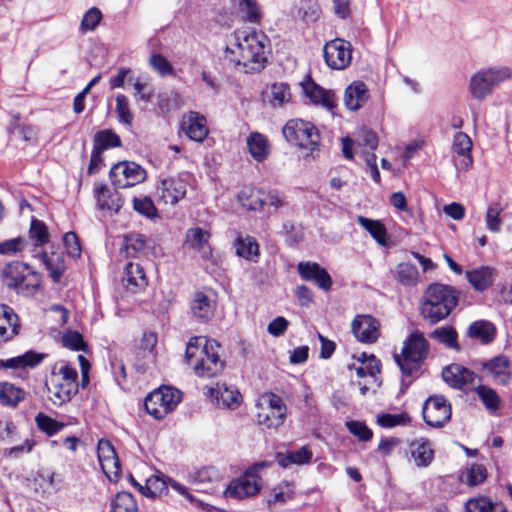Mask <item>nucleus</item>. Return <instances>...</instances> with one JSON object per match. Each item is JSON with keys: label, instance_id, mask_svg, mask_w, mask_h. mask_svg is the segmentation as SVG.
<instances>
[{"label": "nucleus", "instance_id": "5fc2aeb1", "mask_svg": "<svg viewBox=\"0 0 512 512\" xmlns=\"http://www.w3.org/2000/svg\"><path fill=\"white\" fill-rule=\"evenodd\" d=\"M35 421L37 423L38 428L46 433L48 436H53L60 432L64 427L65 424L62 422H58L57 420L43 414L39 413L35 417Z\"/></svg>", "mask_w": 512, "mask_h": 512}, {"label": "nucleus", "instance_id": "c85d7f7f", "mask_svg": "<svg viewBox=\"0 0 512 512\" xmlns=\"http://www.w3.org/2000/svg\"><path fill=\"white\" fill-rule=\"evenodd\" d=\"M313 453L307 447L303 446L297 450H287L285 452H278L276 454L277 463L287 468L292 464L303 465L311 461Z\"/></svg>", "mask_w": 512, "mask_h": 512}, {"label": "nucleus", "instance_id": "f704fd0d", "mask_svg": "<svg viewBox=\"0 0 512 512\" xmlns=\"http://www.w3.org/2000/svg\"><path fill=\"white\" fill-rule=\"evenodd\" d=\"M236 254L246 260L257 262L259 257V245L251 236H238L234 242Z\"/></svg>", "mask_w": 512, "mask_h": 512}, {"label": "nucleus", "instance_id": "79ce46f5", "mask_svg": "<svg viewBox=\"0 0 512 512\" xmlns=\"http://www.w3.org/2000/svg\"><path fill=\"white\" fill-rule=\"evenodd\" d=\"M357 222L376 240L377 243H386V228L378 220H372L364 216H358Z\"/></svg>", "mask_w": 512, "mask_h": 512}, {"label": "nucleus", "instance_id": "13d9d810", "mask_svg": "<svg viewBox=\"0 0 512 512\" xmlns=\"http://www.w3.org/2000/svg\"><path fill=\"white\" fill-rule=\"evenodd\" d=\"M62 343L66 348L74 351H87V344L85 343L81 333L75 330H69L62 336Z\"/></svg>", "mask_w": 512, "mask_h": 512}, {"label": "nucleus", "instance_id": "72a5a7b5", "mask_svg": "<svg viewBox=\"0 0 512 512\" xmlns=\"http://www.w3.org/2000/svg\"><path fill=\"white\" fill-rule=\"evenodd\" d=\"M466 277L477 291L488 289L494 281L493 270L485 266L466 271Z\"/></svg>", "mask_w": 512, "mask_h": 512}, {"label": "nucleus", "instance_id": "aec40b11", "mask_svg": "<svg viewBox=\"0 0 512 512\" xmlns=\"http://www.w3.org/2000/svg\"><path fill=\"white\" fill-rule=\"evenodd\" d=\"M216 301L215 299L202 292H195L190 300V311L194 318L202 322H208L215 314Z\"/></svg>", "mask_w": 512, "mask_h": 512}, {"label": "nucleus", "instance_id": "4be33fe9", "mask_svg": "<svg viewBox=\"0 0 512 512\" xmlns=\"http://www.w3.org/2000/svg\"><path fill=\"white\" fill-rule=\"evenodd\" d=\"M369 90L363 81H354L344 92V105L351 111L359 110L369 99Z\"/></svg>", "mask_w": 512, "mask_h": 512}, {"label": "nucleus", "instance_id": "6e6d98bb", "mask_svg": "<svg viewBox=\"0 0 512 512\" xmlns=\"http://www.w3.org/2000/svg\"><path fill=\"white\" fill-rule=\"evenodd\" d=\"M169 479L163 476H152L146 481V496L155 498L157 494L167 493L169 487Z\"/></svg>", "mask_w": 512, "mask_h": 512}, {"label": "nucleus", "instance_id": "e433bc0d", "mask_svg": "<svg viewBox=\"0 0 512 512\" xmlns=\"http://www.w3.org/2000/svg\"><path fill=\"white\" fill-rule=\"evenodd\" d=\"M122 146L121 138L111 129L100 130L93 138V148L101 151Z\"/></svg>", "mask_w": 512, "mask_h": 512}, {"label": "nucleus", "instance_id": "423d86ee", "mask_svg": "<svg viewBox=\"0 0 512 512\" xmlns=\"http://www.w3.org/2000/svg\"><path fill=\"white\" fill-rule=\"evenodd\" d=\"M511 77L512 71L506 66L480 70L470 79V93L474 99L483 100L492 93L495 87Z\"/></svg>", "mask_w": 512, "mask_h": 512}, {"label": "nucleus", "instance_id": "7c9ffc66", "mask_svg": "<svg viewBox=\"0 0 512 512\" xmlns=\"http://www.w3.org/2000/svg\"><path fill=\"white\" fill-rule=\"evenodd\" d=\"M211 394L218 406L229 409L237 408L242 399L238 390L227 387L225 384L217 385L216 388L212 389Z\"/></svg>", "mask_w": 512, "mask_h": 512}, {"label": "nucleus", "instance_id": "58836bf2", "mask_svg": "<svg viewBox=\"0 0 512 512\" xmlns=\"http://www.w3.org/2000/svg\"><path fill=\"white\" fill-rule=\"evenodd\" d=\"M397 281L403 286L413 287L419 282V272L415 265L410 263H400L395 270Z\"/></svg>", "mask_w": 512, "mask_h": 512}, {"label": "nucleus", "instance_id": "338daca9", "mask_svg": "<svg viewBox=\"0 0 512 512\" xmlns=\"http://www.w3.org/2000/svg\"><path fill=\"white\" fill-rule=\"evenodd\" d=\"M149 62L151 67L162 77L173 75L174 73L172 64L161 54H153Z\"/></svg>", "mask_w": 512, "mask_h": 512}, {"label": "nucleus", "instance_id": "b1692460", "mask_svg": "<svg viewBox=\"0 0 512 512\" xmlns=\"http://www.w3.org/2000/svg\"><path fill=\"white\" fill-rule=\"evenodd\" d=\"M186 135L193 141L202 142L208 135L206 119L199 113L190 111L182 123Z\"/></svg>", "mask_w": 512, "mask_h": 512}, {"label": "nucleus", "instance_id": "f8f14e48", "mask_svg": "<svg viewBox=\"0 0 512 512\" xmlns=\"http://www.w3.org/2000/svg\"><path fill=\"white\" fill-rule=\"evenodd\" d=\"M191 179V175L187 172L161 179L157 186L160 200L165 204L176 205L186 196L187 189L191 186Z\"/></svg>", "mask_w": 512, "mask_h": 512}, {"label": "nucleus", "instance_id": "09e8293b", "mask_svg": "<svg viewBox=\"0 0 512 512\" xmlns=\"http://www.w3.org/2000/svg\"><path fill=\"white\" fill-rule=\"evenodd\" d=\"M262 197H264V191L262 190H243L239 194L242 205L254 211H263Z\"/></svg>", "mask_w": 512, "mask_h": 512}, {"label": "nucleus", "instance_id": "393cba45", "mask_svg": "<svg viewBox=\"0 0 512 512\" xmlns=\"http://www.w3.org/2000/svg\"><path fill=\"white\" fill-rule=\"evenodd\" d=\"M452 148L454 153L461 157V160L455 163L457 169H467L472 165V141L466 133L458 132L455 134Z\"/></svg>", "mask_w": 512, "mask_h": 512}, {"label": "nucleus", "instance_id": "1a4fd4ad", "mask_svg": "<svg viewBox=\"0 0 512 512\" xmlns=\"http://www.w3.org/2000/svg\"><path fill=\"white\" fill-rule=\"evenodd\" d=\"M260 411L257 414L259 425L266 428H278L283 425L287 416V407L283 399L272 392L260 396L258 404Z\"/></svg>", "mask_w": 512, "mask_h": 512}, {"label": "nucleus", "instance_id": "a878e982", "mask_svg": "<svg viewBox=\"0 0 512 512\" xmlns=\"http://www.w3.org/2000/svg\"><path fill=\"white\" fill-rule=\"evenodd\" d=\"M94 197L99 210H110L117 213L122 207V203L118 195L116 193H112L103 183L95 185Z\"/></svg>", "mask_w": 512, "mask_h": 512}, {"label": "nucleus", "instance_id": "603ef678", "mask_svg": "<svg viewBox=\"0 0 512 512\" xmlns=\"http://www.w3.org/2000/svg\"><path fill=\"white\" fill-rule=\"evenodd\" d=\"M486 478V467L482 464H473L470 468L466 469L461 479L470 486H477L484 482Z\"/></svg>", "mask_w": 512, "mask_h": 512}, {"label": "nucleus", "instance_id": "864d4df0", "mask_svg": "<svg viewBox=\"0 0 512 512\" xmlns=\"http://www.w3.org/2000/svg\"><path fill=\"white\" fill-rule=\"evenodd\" d=\"M115 112L118 116V121L121 124L131 126L133 122V114L130 110L129 99L124 94L116 96V107Z\"/></svg>", "mask_w": 512, "mask_h": 512}, {"label": "nucleus", "instance_id": "e2e57ef3", "mask_svg": "<svg viewBox=\"0 0 512 512\" xmlns=\"http://www.w3.org/2000/svg\"><path fill=\"white\" fill-rule=\"evenodd\" d=\"M502 210V207L498 203L488 207L486 212V225L490 231L495 233L500 231L502 225L500 214Z\"/></svg>", "mask_w": 512, "mask_h": 512}, {"label": "nucleus", "instance_id": "412c9836", "mask_svg": "<svg viewBox=\"0 0 512 512\" xmlns=\"http://www.w3.org/2000/svg\"><path fill=\"white\" fill-rule=\"evenodd\" d=\"M482 370L498 384H507L511 378L510 361L506 356L500 355L483 363Z\"/></svg>", "mask_w": 512, "mask_h": 512}, {"label": "nucleus", "instance_id": "2f4dec72", "mask_svg": "<svg viewBox=\"0 0 512 512\" xmlns=\"http://www.w3.org/2000/svg\"><path fill=\"white\" fill-rule=\"evenodd\" d=\"M97 451L104 473L108 475L107 470L114 467L116 469L115 475L117 476L120 472V464L112 444L108 440L101 439L98 442Z\"/></svg>", "mask_w": 512, "mask_h": 512}, {"label": "nucleus", "instance_id": "7ed1b4c3", "mask_svg": "<svg viewBox=\"0 0 512 512\" xmlns=\"http://www.w3.org/2000/svg\"><path fill=\"white\" fill-rule=\"evenodd\" d=\"M460 292L453 286L430 284L423 293L420 315L431 325L446 319L458 305Z\"/></svg>", "mask_w": 512, "mask_h": 512}, {"label": "nucleus", "instance_id": "f3484780", "mask_svg": "<svg viewBox=\"0 0 512 512\" xmlns=\"http://www.w3.org/2000/svg\"><path fill=\"white\" fill-rule=\"evenodd\" d=\"M380 324L371 315H357L351 324L356 339L363 343H374L379 337Z\"/></svg>", "mask_w": 512, "mask_h": 512}, {"label": "nucleus", "instance_id": "4d7b16f0", "mask_svg": "<svg viewBox=\"0 0 512 512\" xmlns=\"http://www.w3.org/2000/svg\"><path fill=\"white\" fill-rule=\"evenodd\" d=\"M132 203L134 210L139 214L149 219H153L158 216L157 209L150 197H134Z\"/></svg>", "mask_w": 512, "mask_h": 512}, {"label": "nucleus", "instance_id": "20e7f679", "mask_svg": "<svg viewBox=\"0 0 512 512\" xmlns=\"http://www.w3.org/2000/svg\"><path fill=\"white\" fill-rule=\"evenodd\" d=\"M429 343L419 331L413 332L404 342L401 354H395L394 360L404 377H416L427 357Z\"/></svg>", "mask_w": 512, "mask_h": 512}, {"label": "nucleus", "instance_id": "49530a36", "mask_svg": "<svg viewBox=\"0 0 512 512\" xmlns=\"http://www.w3.org/2000/svg\"><path fill=\"white\" fill-rule=\"evenodd\" d=\"M475 392L489 412H495L500 407V397L495 390L488 386L478 385Z\"/></svg>", "mask_w": 512, "mask_h": 512}, {"label": "nucleus", "instance_id": "6e6552de", "mask_svg": "<svg viewBox=\"0 0 512 512\" xmlns=\"http://www.w3.org/2000/svg\"><path fill=\"white\" fill-rule=\"evenodd\" d=\"M283 135L291 144L314 151L320 143L318 129L310 122L301 119L289 120L283 127Z\"/></svg>", "mask_w": 512, "mask_h": 512}, {"label": "nucleus", "instance_id": "bb28decb", "mask_svg": "<svg viewBox=\"0 0 512 512\" xmlns=\"http://www.w3.org/2000/svg\"><path fill=\"white\" fill-rule=\"evenodd\" d=\"M220 479L219 472L214 467H204L191 475V481L196 489L205 493L214 491V484Z\"/></svg>", "mask_w": 512, "mask_h": 512}, {"label": "nucleus", "instance_id": "a19ab883", "mask_svg": "<svg viewBox=\"0 0 512 512\" xmlns=\"http://www.w3.org/2000/svg\"><path fill=\"white\" fill-rule=\"evenodd\" d=\"M295 485L289 481H283L274 487L271 496L268 498L267 503L269 507L273 504H284L294 498Z\"/></svg>", "mask_w": 512, "mask_h": 512}, {"label": "nucleus", "instance_id": "39448f33", "mask_svg": "<svg viewBox=\"0 0 512 512\" xmlns=\"http://www.w3.org/2000/svg\"><path fill=\"white\" fill-rule=\"evenodd\" d=\"M2 278L9 289L22 295L34 294L41 283V275L20 261H14L5 265L2 270Z\"/></svg>", "mask_w": 512, "mask_h": 512}, {"label": "nucleus", "instance_id": "c9c22d12", "mask_svg": "<svg viewBox=\"0 0 512 512\" xmlns=\"http://www.w3.org/2000/svg\"><path fill=\"white\" fill-rule=\"evenodd\" d=\"M41 259L46 269L49 271V275L52 278L53 282L58 283L64 272H65V263L64 258L59 253H50L42 252Z\"/></svg>", "mask_w": 512, "mask_h": 512}, {"label": "nucleus", "instance_id": "a18cd8bd", "mask_svg": "<svg viewBox=\"0 0 512 512\" xmlns=\"http://www.w3.org/2000/svg\"><path fill=\"white\" fill-rule=\"evenodd\" d=\"M134 496L129 492H119L111 503V512H137Z\"/></svg>", "mask_w": 512, "mask_h": 512}, {"label": "nucleus", "instance_id": "ddd939ff", "mask_svg": "<svg viewBox=\"0 0 512 512\" xmlns=\"http://www.w3.org/2000/svg\"><path fill=\"white\" fill-rule=\"evenodd\" d=\"M422 413L427 425L441 428L451 419V404L443 395H431L424 402Z\"/></svg>", "mask_w": 512, "mask_h": 512}, {"label": "nucleus", "instance_id": "3c124183", "mask_svg": "<svg viewBox=\"0 0 512 512\" xmlns=\"http://www.w3.org/2000/svg\"><path fill=\"white\" fill-rule=\"evenodd\" d=\"M430 337L446 345L448 348L459 349L457 332L452 327H439L430 334Z\"/></svg>", "mask_w": 512, "mask_h": 512}, {"label": "nucleus", "instance_id": "5701e85b", "mask_svg": "<svg viewBox=\"0 0 512 512\" xmlns=\"http://www.w3.org/2000/svg\"><path fill=\"white\" fill-rule=\"evenodd\" d=\"M304 94L316 105L332 110L336 106L335 93L332 90H326L316 84L314 81H309L303 86Z\"/></svg>", "mask_w": 512, "mask_h": 512}, {"label": "nucleus", "instance_id": "37998d69", "mask_svg": "<svg viewBox=\"0 0 512 512\" xmlns=\"http://www.w3.org/2000/svg\"><path fill=\"white\" fill-rule=\"evenodd\" d=\"M29 239L36 247L43 246L49 242L50 235L46 224L36 218H32L29 228Z\"/></svg>", "mask_w": 512, "mask_h": 512}, {"label": "nucleus", "instance_id": "ea45409f", "mask_svg": "<svg viewBox=\"0 0 512 512\" xmlns=\"http://www.w3.org/2000/svg\"><path fill=\"white\" fill-rule=\"evenodd\" d=\"M25 391L14 386L11 383H0V403L15 407L19 402L24 400Z\"/></svg>", "mask_w": 512, "mask_h": 512}, {"label": "nucleus", "instance_id": "4c0bfd02", "mask_svg": "<svg viewBox=\"0 0 512 512\" xmlns=\"http://www.w3.org/2000/svg\"><path fill=\"white\" fill-rule=\"evenodd\" d=\"M250 154L258 162L264 161L268 156L267 139L260 133H252L247 139Z\"/></svg>", "mask_w": 512, "mask_h": 512}, {"label": "nucleus", "instance_id": "052dcab7", "mask_svg": "<svg viewBox=\"0 0 512 512\" xmlns=\"http://www.w3.org/2000/svg\"><path fill=\"white\" fill-rule=\"evenodd\" d=\"M102 20V12L97 7H92L85 12L80 23L82 32L94 31Z\"/></svg>", "mask_w": 512, "mask_h": 512}, {"label": "nucleus", "instance_id": "c756f323", "mask_svg": "<svg viewBox=\"0 0 512 512\" xmlns=\"http://www.w3.org/2000/svg\"><path fill=\"white\" fill-rule=\"evenodd\" d=\"M124 274L127 289L134 293L148 284L144 269L138 263L128 262L124 268Z\"/></svg>", "mask_w": 512, "mask_h": 512}, {"label": "nucleus", "instance_id": "bf43d9fd", "mask_svg": "<svg viewBox=\"0 0 512 512\" xmlns=\"http://www.w3.org/2000/svg\"><path fill=\"white\" fill-rule=\"evenodd\" d=\"M411 420L407 413L389 414L384 413L377 416V423L384 428H392L398 425H406Z\"/></svg>", "mask_w": 512, "mask_h": 512}, {"label": "nucleus", "instance_id": "9b49d317", "mask_svg": "<svg viewBox=\"0 0 512 512\" xmlns=\"http://www.w3.org/2000/svg\"><path fill=\"white\" fill-rule=\"evenodd\" d=\"M263 467L264 464H256L250 467L241 478L232 481L227 486L223 492L224 496L232 499H243L258 494L262 480L257 472Z\"/></svg>", "mask_w": 512, "mask_h": 512}, {"label": "nucleus", "instance_id": "473e14b6", "mask_svg": "<svg viewBox=\"0 0 512 512\" xmlns=\"http://www.w3.org/2000/svg\"><path fill=\"white\" fill-rule=\"evenodd\" d=\"M410 453L418 467L428 466L434 456V451L429 441L424 438L416 439L411 442Z\"/></svg>", "mask_w": 512, "mask_h": 512}, {"label": "nucleus", "instance_id": "6ab92c4d", "mask_svg": "<svg viewBox=\"0 0 512 512\" xmlns=\"http://www.w3.org/2000/svg\"><path fill=\"white\" fill-rule=\"evenodd\" d=\"M475 373L460 364H450L442 370V378L450 387L463 390L473 384Z\"/></svg>", "mask_w": 512, "mask_h": 512}, {"label": "nucleus", "instance_id": "8fccbe9b", "mask_svg": "<svg viewBox=\"0 0 512 512\" xmlns=\"http://www.w3.org/2000/svg\"><path fill=\"white\" fill-rule=\"evenodd\" d=\"M364 366H361L356 369V373L360 378L370 376L374 378L376 381V376L381 372V363L380 360L376 358L374 355H366L365 353L361 358Z\"/></svg>", "mask_w": 512, "mask_h": 512}, {"label": "nucleus", "instance_id": "774afa93", "mask_svg": "<svg viewBox=\"0 0 512 512\" xmlns=\"http://www.w3.org/2000/svg\"><path fill=\"white\" fill-rule=\"evenodd\" d=\"M466 512H494V503L486 497L470 499L466 502Z\"/></svg>", "mask_w": 512, "mask_h": 512}, {"label": "nucleus", "instance_id": "cd10ccee", "mask_svg": "<svg viewBox=\"0 0 512 512\" xmlns=\"http://www.w3.org/2000/svg\"><path fill=\"white\" fill-rule=\"evenodd\" d=\"M467 335L482 344H490L496 337V327L488 320H477L469 325Z\"/></svg>", "mask_w": 512, "mask_h": 512}, {"label": "nucleus", "instance_id": "680f3d73", "mask_svg": "<svg viewBox=\"0 0 512 512\" xmlns=\"http://www.w3.org/2000/svg\"><path fill=\"white\" fill-rule=\"evenodd\" d=\"M291 99L290 88L285 83H274L271 86V101L274 106H282Z\"/></svg>", "mask_w": 512, "mask_h": 512}, {"label": "nucleus", "instance_id": "0e129e2a", "mask_svg": "<svg viewBox=\"0 0 512 512\" xmlns=\"http://www.w3.org/2000/svg\"><path fill=\"white\" fill-rule=\"evenodd\" d=\"M263 211L268 213L276 212L285 204L284 196L276 191L264 192Z\"/></svg>", "mask_w": 512, "mask_h": 512}, {"label": "nucleus", "instance_id": "c03bdc74", "mask_svg": "<svg viewBox=\"0 0 512 512\" xmlns=\"http://www.w3.org/2000/svg\"><path fill=\"white\" fill-rule=\"evenodd\" d=\"M186 243L192 249L202 250L208 245L210 233L200 227H192L186 231Z\"/></svg>", "mask_w": 512, "mask_h": 512}, {"label": "nucleus", "instance_id": "4468645a", "mask_svg": "<svg viewBox=\"0 0 512 512\" xmlns=\"http://www.w3.org/2000/svg\"><path fill=\"white\" fill-rule=\"evenodd\" d=\"M326 64L335 70H343L352 60V46L350 42L334 39L327 42L323 49Z\"/></svg>", "mask_w": 512, "mask_h": 512}, {"label": "nucleus", "instance_id": "f257e3e1", "mask_svg": "<svg viewBox=\"0 0 512 512\" xmlns=\"http://www.w3.org/2000/svg\"><path fill=\"white\" fill-rule=\"evenodd\" d=\"M235 49L227 48L225 58L233 62L236 69L244 73L259 72L265 67L267 61L265 54V42L263 33L253 31L236 36Z\"/></svg>", "mask_w": 512, "mask_h": 512}, {"label": "nucleus", "instance_id": "f03ea898", "mask_svg": "<svg viewBox=\"0 0 512 512\" xmlns=\"http://www.w3.org/2000/svg\"><path fill=\"white\" fill-rule=\"evenodd\" d=\"M219 343L216 340L195 336L186 345L185 361L199 377H214L224 368L220 358Z\"/></svg>", "mask_w": 512, "mask_h": 512}, {"label": "nucleus", "instance_id": "dca6fc26", "mask_svg": "<svg viewBox=\"0 0 512 512\" xmlns=\"http://www.w3.org/2000/svg\"><path fill=\"white\" fill-rule=\"evenodd\" d=\"M297 271L301 279L314 282L324 291H329L332 287L333 281L330 274L316 262H299Z\"/></svg>", "mask_w": 512, "mask_h": 512}, {"label": "nucleus", "instance_id": "0eeeda50", "mask_svg": "<svg viewBox=\"0 0 512 512\" xmlns=\"http://www.w3.org/2000/svg\"><path fill=\"white\" fill-rule=\"evenodd\" d=\"M181 392L170 386H162L150 392L145 400L146 412L157 420L163 419L181 402Z\"/></svg>", "mask_w": 512, "mask_h": 512}, {"label": "nucleus", "instance_id": "69168bd1", "mask_svg": "<svg viewBox=\"0 0 512 512\" xmlns=\"http://www.w3.org/2000/svg\"><path fill=\"white\" fill-rule=\"evenodd\" d=\"M134 90L135 92L133 95L137 101L144 103H149L152 101L154 89L148 82L137 79L134 82Z\"/></svg>", "mask_w": 512, "mask_h": 512}, {"label": "nucleus", "instance_id": "de8ad7c7", "mask_svg": "<svg viewBox=\"0 0 512 512\" xmlns=\"http://www.w3.org/2000/svg\"><path fill=\"white\" fill-rule=\"evenodd\" d=\"M147 244V239L144 235L139 233H130L124 238V246L127 257H136L142 253Z\"/></svg>", "mask_w": 512, "mask_h": 512}, {"label": "nucleus", "instance_id": "a211bd4d", "mask_svg": "<svg viewBox=\"0 0 512 512\" xmlns=\"http://www.w3.org/2000/svg\"><path fill=\"white\" fill-rule=\"evenodd\" d=\"M46 388L50 400L55 405H62L71 400V398L78 392V385L67 384L61 381L56 372H52L51 378L46 382Z\"/></svg>", "mask_w": 512, "mask_h": 512}, {"label": "nucleus", "instance_id": "2eb2a0df", "mask_svg": "<svg viewBox=\"0 0 512 512\" xmlns=\"http://www.w3.org/2000/svg\"><path fill=\"white\" fill-rule=\"evenodd\" d=\"M48 355L35 350H28L25 353L0 360V370H12L13 375L25 378L27 369H34L40 365Z\"/></svg>", "mask_w": 512, "mask_h": 512}, {"label": "nucleus", "instance_id": "9d476101", "mask_svg": "<svg viewBox=\"0 0 512 512\" xmlns=\"http://www.w3.org/2000/svg\"><path fill=\"white\" fill-rule=\"evenodd\" d=\"M109 178L116 189H124L144 182L147 178V173L136 162L122 161L111 167Z\"/></svg>", "mask_w": 512, "mask_h": 512}]
</instances>
